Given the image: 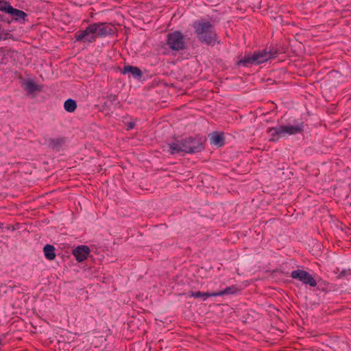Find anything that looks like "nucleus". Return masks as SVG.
<instances>
[{"label":"nucleus","mask_w":351,"mask_h":351,"mask_svg":"<svg viewBox=\"0 0 351 351\" xmlns=\"http://www.w3.org/2000/svg\"><path fill=\"white\" fill-rule=\"evenodd\" d=\"M3 228V225L2 223H0V228Z\"/></svg>","instance_id":"22"},{"label":"nucleus","mask_w":351,"mask_h":351,"mask_svg":"<svg viewBox=\"0 0 351 351\" xmlns=\"http://www.w3.org/2000/svg\"><path fill=\"white\" fill-rule=\"evenodd\" d=\"M202 143L200 138L189 137L181 141H176L170 145V153L174 154L180 152L192 153L202 149Z\"/></svg>","instance_id":"1"},{"label":"nucleus","mask_w":351,"mask_h":351,"mask_svg":"<svg viewBox=\"0 0 351 351\" xmlns=\"http://www.w3.org/2000/svg\"><path fill=\"white\" fill-rule=\"evenodd\" d=\"M198 38L207 44H213L216 39V34L212 30V25L208 22H198L194 24Z\"/></svg>","instance_id":"3"},{"label":"nucleus","mask_w":351,"mask_h":351,"mask_svg":"<svg viewBox=\"0 0 351 351\" xmlns=\"http://www.w3.org/2000/svg\"><path fill=\"white\" fill-rule=\"evenodd\" d=\"M113 99H116V97L115 96H112V97Z\"/></svg>","instance_id":"24"},{"label":"nucleus","mask_w":351,"mask_h":351,"mask_svg":"<svg viewBox=\"0 0 351 351\" xmlns=\"http://www.w3.org/2000/svg\"><path fill=\"white\" fill-rule=\"evenodd\" d=\"M12 6L7 2L0 1V11L5 12L8 14V11H10V8Z\"/></svg>","instance_id":"19"},{"label":"nucleus","mask_w":351,"mask_h":351,"mask_svg":"<svg viewBox=\"0 0 351 351\" xmlns=\"http://www.w3.org/2000/svg\"><path fill=\"white\" fill-rule=\"evenodd\" d=\"M121 72L123 74H131L134 77H141L142 75L141 71L138 67L132 66H125Z\"/></svg>","instance_id":"12"},{"label":"nucleus","mask_w":351,"mask_h":351,"mask_svg":"<svg viewBox=\"0 0 351 351\" xmlns=\"http://www.w3.org/2000/svg\"><path fill=\"white\" fill-rule=\"evenodd\" d=\"M133 127H134V123H130V124H129V128H130V129H132V128H133Z\"/></svg>","instance_id":"21"},{"label":"nucleus","mask_w":351,"mask_h":351,"mask_svg":"<svg viewBox=\"0 0 351 351\" xmlns=\"http://www.w3.org/2000/svg\"><path fill=\"white\" fill-rule=\"evenodd\" d=\"M191 297L194 298H199L202 297L203 300H205L207 298L213 296L211 293H202L200 291L192 292L190 295Z\"/></svg>","instance_id":"18"},{"label":"nucleus","mask_w":351,"mask_h":351,"mask_svg":"<svg viewBox=\"0 0 351 351\" xmlns=\"http://www.w3.org/2000/svg\"><path fill=\"white\" fill-rule=\"evenodd\" d=\"M276 54V51L274 50L259 51L258 52H254L253 54H248L245 56L238 61L237 65L249 66L252 64H260L274 58Z\"/></svg>","instance_id":"2"},{"label":"nucleus","mask_w":351,"mask_h":351,"mask_svg":"<svg viewBox=\"0 0 351 351\" xmlns=\"http://www.w3.org/2000/svg\"><path fill=\"white\" fill-rule=\"evenodd\" d=\"M269 133L271 136L270 140L273 141H277L280 137L282 136L281 126L270 128Z\"/></svg>","instance_id":"15"},{"label":"nucleus","mask_w":351,"mask_h":351,"mask_svg":"<svg viewBox=\"0 0 351 351\" xmlns=\"http://www.w3.org/2000/svg\"><path fill=\"white\" fill-rule=\"evenodd\" d=\"M25 90L29 93L39 92L41 90V86L36 84L34 81L28 80L23 83Z\"/></svg>","instance_id":"10"},{"label":"nucleus","mask_w":351,"mask_h":351,"mask_svg":"<svg viewBox=\"0 0 351 351\" xmlns=\"http://www.w3.org/2000/svg\"><path fill=\"white\" fill-rule=\"evenodd\" d=\"M97 37L96 27L93 24L88 25L85 30L80 31L76 34L77 40L88 43L95 41Z\"/></svg>","instance_id":"5"},{"label":"nucleus","mask_w":351,"mask_h":351,"mask_svg":"<svg viewBox=\"0 0 351 351\" xmlns=\"http://www.w3.org/2000/svg\"><path fill=\"white\" fill-rule=\"evenodd\" d=\"M282 136L295 134L302 130V125H280Z\"/></svg>","instance_id":"9"},{"label":"nucleus","mask_w":351,"mask_h":351,"mask_svg":"<svg viewBox=\"0 0 351 351\" xmlns=\"http://www.w3.org/2000/svg\"><path fill=\"white\" fill-rule=\"evenodd\" d=\"M291 277L298 278L304 284H308L311 287H315L317 283L313 276L308 272L303 270H295L292 271Z\"/></svg>","instance_id":"6"},{"label":"nucleus","mask_w":351,"mask_h":351,"mask_svg":"<svg viewBox=\"0 0 351 351\" xmlns=\"http://www.w3.org/2000/svg\"><path fill=\"white\" fill-rule=\"evenodd\" d=\"M49 145L51 146H53V147H57L58 145H60V144H62V143L63 142V140L62 139H50L49 140Z\"/></svg>","instance_id":"20"},{"label":"nucleus","mask_w":351,"mask_h":351,"mask_svg":"<svg viewBox=\"0 0 351 351\" xmlns=\"http://www.w3.org/2000/svg\"><path fill=\"white\" fill-rule=\"evenodd\" d=\"M43 250H44L45 256L47 259L51 261L55 258V257H56V254L54 252L55 248L53 245H46L44 247Z\"/></svg>","instance_id":"14"},{"label":"nucleus","mask_w":351,"mask_h":351,"mask_svg":"<svg viewBox=\"0 0 351 351\" xmlns=\"http://www.w3.org/2000/svg\"><path fill=\"white\" fill-rule=\"evenodd\" d=\"M210 139L211 143L217 147H221L224 143V138H223V134L214 132V133L211 134Z\"/></svg>","instance_id":"11"},{"label":"nucleus","mask_w":351,"mask_h":351,"mask_svg":"<svg viewBox=\"0 0 351 351\" xmlns=\"http://www.w3.org/2000/svg\"><path fill=\"white\" fill-rule=\"evenodd\" d=\"M8 14L16 21L20 19H25L26 16V14L23 11L15 9L12 7L10 8Z\"/></svg>","instance_id":"13"},{"label":"nucleus","mask_w":351,"mask_h":351,"mask_svg":"<svg viewBox=\"0 0 351 351\" xmlns=\"http://www.w3.org/2000/svg\"><path fill=\"white\" fill-rule=\"evenodd\" d=\"M167 44L169 47L175 51H179L184 48L185 41L180 32L176 31L168 34Z\"/></svg>","instance_id":"4"},{"label":"nucleus","mask_w":351,"mask_h":351,"mask_svg":"<svg viewBox=\"0 0 351 351\" xmlns=\"http://www.w3.org/2000/svg\"><path fill=\"white\" fill-rule=\"evenodd\" d=\"M90 253V249L85 245H81L73 250V254L77 261L82 262L84 261Z\"/></svg>","instance_id":"8"},{"label":"nucleus","mask_w":351,"mask_h":351,"mask_svg":"<svg viewBox=\"0 0 351 351\" xmlns=\"http://www.w3.org/2000/svg\"><path fill=\"white\" fill-rule=\"evenodd\" d=\"M238 290H237V287L232 286V287H228L226 289H224L223 291H219V292L211 293V295H215V296H221V295H223L234 294Z\"/></svg>","instance_id":"17"},{"label":"nucleus","mask_w":351,"mask_h":351,"mask_svg":"<svg viewBox=\"0 0 351 351\" xmlns=\"http://www.w3.org/2000/svg\"><path fill=\"white\" fill-rule=\"evenodd\" d=\"M96 27V33L97 36H105L108 34H111L114 32V27L111 25H107L105 23H94Z\"/></svg>","instance_id":"7"},{"label":"nucleus","mask_w":351,"mask_h":351,"mask_svg":"<svg viewBox=\"0 0 351 351\" xmlns=\"http://www.w3.org/2000/svg\"><path fill=\"white\" fill-rule=\"evenodd\" d=\"M206 38H209V34H206Z\"/></svg>","instance_id":"23"},{"label":"nucleus","mask_w":351,"mask_h":351,"mask_svg":"<svg viewBox=\"0 0 351 351\" xmlns=\"http://www.w3.org/2000/svg\"><path fill=\"white\" fill-rule=\"evenodd\" d=\"M64 110L69 112H74L77 108L75 101L71 99L66 100L64 104Z\"/></svg>","instance_id":"16"}]
</instances>
